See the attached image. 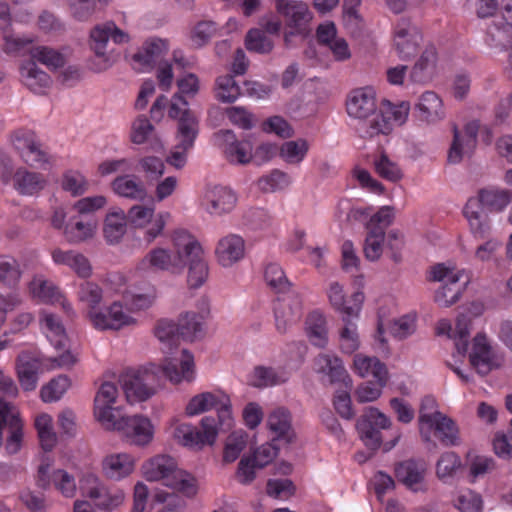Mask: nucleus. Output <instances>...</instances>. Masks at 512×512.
I'll list each match as a JSON object with an SVG mask.
<instances>
[{"label": "nucleus", "mask_w": 512, "mask_h": 512, "mask_svg": "<svg viewBox=\"0 0 512 512\" xmlns=\"http://www.w3.org/2000/svg\"><path fill=\"white\" fill-rule=\"evenodd\" d=\"M347 113L357 119V132L362 138H373L389 134L392 127L389 120L377 109L375 92L371 88L353 90L346 101Z\"/></svg>", "instance_id": "nucleus-1"}, {"label": "nucleus", "mask_w": 512, "mask_h": 512, "mask_svg": "<svg viewBox=\"0 0 512 512\" xmlns=\"http://www.w3.org/2000/svg\"><path fill=\"white\" fill-rule=\"evenodd\" d=\"M192 74H187L177 81L178 91L172 98L168 110L170 118L178 121V135L183 144L182 150H175L167 158V162L180 168L185 164V151L192 145V117L190 111V100L192 99Z\"/></svg>", "instance_id": "nucleus-2"}, {"label": "nucleus", "mask_w": 512, "mask_h": 512, "mask_svg": "<svg viewBox=\"0 0 512 512\" xmlns=\"http://www.w3.org/2000/svg\"><path fill=\"white\" fill-rule=\"evenodd\" d=\"M174 255L164 248H154L139 262L141 270L181 272L185 266L192 271V235L183 229L175 230L173 237Z\"/></svg>", "instance_id": "nucleus-3"}, {"label": "nucleus", "mask_w": 512, "mask_h": 512, "mask_svg": "<svg viewBox=\"0 0 512 512\" xmlns=\"http://www.w3.org/2000/svg\"><path fill=\"white\" fill-rule=\"evenodd\" d=\"M511 201L510 194L505 190H480L478 197L470 198L463 210L473 235L485 239L490 234V224L484 208L490 211H501Z\"/></svg>", "instance_id": "nucleus-4"}, {"label": "nucleus", "mask_w": 512, "mask_h": 512, "mask_svg": "<svg viewBox=\"0 0 512 512\" xmlns=\"http://www.w3.org/2000/svg\"><path fill=\"white\" fill-rule=\"evenodd\" d=\"M143 472L148 481H162L173 490L190 495L192 477L178 468L176 460L169 455H156L143 465Z\"/></svg>", "instance_id": "nucleus-5"}, {"label": "nucleus", "mask_w": 512, "mask_h": 512, "mask_svg": "<svg viewBox=\"0 0 512 512\" xmlns=\"http://www.w3.org/2000/svg\"><path fill=\"white\" fill-rule=\"evenodd\" d=\"M50 363H45V359L30 353H22L16 361V372L19 383L24 391H34L37 387L39 375L43 372L44 367L62 368L71 367L75 363L74 356L65 351L58 357L47 359Z\"/></svg>", "instance_id": "nucleus-6"}, {"label": "nucleus", "mask_w": 512, "mask_h": 512, "mask_svg": "<svg viewBox=\"0 0 512 512\" xmlns=\"http://www.w3.org/2000/svg\"><path fill=\"white\" fill-rule=\"evenodd\" d=\"M110 39L116 44H122L129 41V36L112 21L96 25L90 32V45L95 53L91 69L95 72L104 71L112 64L110 56L107 54V45Z\"/></svg>", "instance_id": "nucleus-7"}, {"label": "nucleus", "mask_w": 512, "mask_h": 512, "mask_svg": "<svg viewBox=\"0 0 512 512\" xmlns=\"http://www.w3.org/2000/svg\"><path fill=\"white\" fill-rule=\"evenodd\" d=\"M0 180L4 185L12 184L13 189L22 196H33L43 190L46 185L43 174L30 171L25 167L15 169L10 161L2 164Z\"/></svg>", "instance_id": "nucleus-8"}, {"label": "nucleus", "mask_w": 512, "mask_h": 512, "mask_svg": "<svg viewBox=\"0 0 512 512\" xmlns=\"http://www.w3.org/2000/svg\"><path fill=\"white\" fill-rule=\"evenodd\" d=\"M391 425L389 418L375 407H368L358 419L356 428L361 440L372 451L382 444L381 430Z\"/></svg>", "instance_id": "nucleus-9"}, {"label": "nucleus", "mask_w": 512, "mask_h": 512, "mask_svg": "<svg viewBox=\"0 0 512 512\" xmlns=\"http://www.w3.org/2000/svg\"><path fill=\"white\" fill-rule=\"evenodd\" d=\"M12 143L21 159L29 166H42L49 162V154L35 132L28 129L17 130Z\"/></svg>", "instance_id": "nucleus-10"}, {"label": "nucleus", "mask_w": 512, "mask_h": 512, "mask_svg": "<svg viewBox=\"0 0 512 512\" xmlns=\"http://www.w3.org/2000/svg\"><path fill=\"white\" fill-rule=\"evenodd\" d=\"M3 430L8 432L5 445L7 453H17L22 444L23 423L16 408L4 399H0V447L2 446Z\"/></svg>", "instance_id": "nucleus-11"}, {"label": "nucleus", "mask_w": 512, "mask_h": 512, "mask_svg": "<svg viewBox=\"0 0 512 512\" xmlns=\"http://www.w3.org/2000/svg\"><path fill=\"white\" fill-rule=\"evenodd\" d=\"M114 422V426H108L106 429L121 431L135 445H146L153 438V426L147 417L124 416L121 413Z\"/></svg>", "instance_id": "nucleus-12"}, {"label": "nucleus", "mask_w": 512, "mask_h": 512, "mask_svg": "<svg viewBox=\"0 0 512 512\" xmlns=\"http://www.w3.org/2000/svg\"><path fill=\"white\" fill-rule=\"evenodd\" d=\"M236 193L222 185H208L200 200V207L212 216L230 213L236 206Z\"/></svg>", "instance_id": "nucleus-13"}, {"label": "nucleus", "mask_w": 512, "mask_h": 512, "mask_svg": "<svg viewBox=\"0 0 512 512\" xmlns=\"http://www.w3.org/2000/svg\"><path fill=\"white\" fill-rule=\"evenodd\" d=\"M480 124L477 121H471L460 131L456 124L452 125L453 140L448 150V162L458 164L464 156H470L477 145V135Z\"/></svg>", "instance_id": "nucleus-14"}, {"label": "nucleus", "mask_w": 512, "mask_h": 512, "mask_svg": "<svg viewBox=\"0 0 512 512\" xmlns=\"http://www.w3.org/2000/svg\"><path fill=\"white\" fill-rule=\"evenodd\" d=\"M155 336L163 343H168L170 349L177 346L180 340H192V316L189 312L180 315L178 323L168 319H160L154 329Z\"/></svg>", "instance_id": "nucleus-15"}, {"label": "nucleus", "mask_w": 512, "mask_h": 512, "mask_svg": "<svg viewBox=\"0 0 512 512\" xmlns=\"http://www.w3.org/2000/svg\"><path fill=\"white\" fill-rule=\"evenodd\" d=\"M50 466L48 458L43 460L37 472V485L42 489H47L53 485L64 497L72 498L76 493L74 476L63 469L50 472Z\"/></svg>", "instance_id": "nucleus-16"}, {"label": "nucleus", "mask_w": 512, "mask_h": 512, "mask_svg": "<svg viewBox=\"0 0 512 512\" xmlns=\"http://www.w3.org/2000/svg\"><path fill=\"white\" fill-rule=\"evenodd\" d=\"M117 387L111 382H104L94 399V415L98 422L105 428L115 425V419L122 411L113 407L117 398Z\"/></svg>", "instance_id": "nucleus-17"}, {"label": "nucleus", "mask_w": 512, "mask_h": 512, "mask_svg": "<svg viewBox=\"0 0 512 512\" xmlns=\"http://www.w3.org/2000/svg\"><path fill=\"white\" fill-rule=\"evenodd\" d=\"M88 317L98 330H119L124 326L134 325L136 320L124 311L123 305L116 301L100 311H88Z\"/></svg>", "instance_id": "nucleus-18"}, {"label": "nucleus", "mask_w": 512, "mask_h": 512, "mask_svg": "<svg viewBox=\"0 0 512 512\" xmlns=\"http://www.w3.org/2000/svg\"><path fill=\"white\" fill-rule=\"evenodd\" d=\"M302 300L298 294L278 298L274 304L275 327L277 331L284 334L296 324L302 317Z\"/></svg>", "instance_id": "nucleus-19"}, {"label": "nucleus", "mask_w": 512, "mask_h": 512, "mask_svg": "<svg viewBox=\"0 0 512 512\" xmlns=\"http://www.w3.org/2000/svg\"><path fill=\"white\" fill-rule=\"evenodd\" d=\"M217 137L222 141L223 152L230 163L246 165L253 159V141L251 136L238 140L232 130H220Z\"/></svg>", "instance_id": "nucleus-20"}, {"label": "nucleus", "mask_w": 512, "mask_h": 512, "mask_svg": "<svg viewBox=\"0 0 512 512\" xmlns=\"http://www.w3.org/2000/svg\"><path fill=\"white\" fill-rule=\"evenodd\" d=\"M225 418H230V405L221 403L218 409V418L206 416L203 417L197 428L194 427V450H201L204 447H212L218 437L219 423L224 422Z\"/></svg>", "instance_id": "nucleus-21"}, {"label": "nucleus", "mask_w": 512, "mask_h": 512, "mask_svg": "<svg viewBox=\"0 0 512 512\" xmlns=\"http://www.w3.org/2000/svg\"><path fill=\"white\" fill-rule=\"evenodd\" d=\"M275 5L289 29H296V32H309L308 25L312 14L307 4L295 0H275Z\"/></svg>", "instance_id": "nucleus-22"}, {"label": "nucleus", "mask_w": 512, "mask_h": 512, "mask_svg": "<svg viewBox=\"0 0 512 512\" xmlns=\"http://www.w3.org/2000/svg\"><path fill=\"white\" fill-rule=\"evenodd\" d=\"M427 466L424 460L408 459L395 466V477L413 492L423 491Z\"/></svg>", "instance_id": "nucleus-23"}, {"label": "nucleus", "mask_w": 512, "mask_h": 512, "mask_svg": "<svg viewBox=\"0 0 512 512\" xmlns=\"http://www.w3.org/2000/svg\"><path fill=\"white\" fill-rule=\"evenodd\" d=\"M395 47L402 60H408L418 52L422 36L407 19H401L395 28Z\"/></svg>", "instance_id": "nucleus-24"}, {"label": "nucleus", "mask_w": 512, "mask_h": 512, "mask_svg": "<svg viewBox=\"0 0 512 512\" xmlns=\"http://www.w3.org/2000/svg\"><path fill=\"white\" fill-rule=\"evenodd\" d=\"M149 378V373L134 370H128L121 375L120 383L129 402L145 401L155 393L147 384Z\"/></svg>", "instance_id": "nucleus-25"}, {"label": "nucleus", "mask_w": 512, "mask_h": 512, "mask_svg": "<svg viewBox=\"0 0 512 512\" xmlns=\"http://www.w3.org/2000/svg\"><path fill=\"white\" fill-rule=\"evenodd\" d=\"M215 255L222 267H232L245 256L244 239L240 235L233 233L220 238L215 248Z\"/></svg>", "instance_id": "nucleus-26"}, {"label": "nucleus", "mask_w": 512, "mask_h": 512, "mask_svg": "<svg viewBox=\"0 0 512 512\" xmlns=\"http://www.w3.org/2000/svg\"><path fill=\"white\" fill-rule=\"evenodd\" d=\"M314 364L316 372L328 376L331 384L341 383L346 389L352 388V379L340 358L328 354H320L315 358Z\"/></svg>", "instance_id": "nucleus-27"}, {"label": "nucleus", "mask_w": 512, "mask_h": 512, "mask_svg": "<svg viewBox=\"0 0 512 512\" xmlns=\"http://www.w3.org/2000/svg\"><path fill=\"white\" fill-rule=\"evenodd\" d=\"M314 364L316 372L328 376L331 384L341 383L346 389L352 388V379L340 358L328 354H320L315 358Z\"/></svg>", "instance_id": "nucleus-28"}, {"label": "nucleus", "mask_w": 512, "mask_h": 512, "mask_svg": "<svg viewBox=\"0 0 512 512\" xmlns=\"http://www.w3.org/2000/svg\"><path fill=\"white\" fill-rule=\"evenodd\" d=\"M503 18L494 21L487 29L485 42L494 49L503 51L512 44V12L502 10Z\"/></svg>", "instance_id": "nucleus-29"}, {"label": "nucleus", "mask_w": 512, "mask_h": 512, "mask_svg": "<svg viewBox=\"0 0 512 512\" xmlns=\"http://www.w3.org/2000/svg\"><path fill=\"white\" fill-rule=\"evenodd\" d=\"M51 257L56 265L69 267L80 278H88L92 274L89 259L78 251L56 248L52 250Z\"/></svg>", "instance_id": "nucleus-30"}, {"label": "nucleus", "mask_w": 512, "mask_h": 512, "mask_svg": "<svg viewBox=\"0 0 512 512\" xmlns=\"http://www.w3.org/2000/svg\"><path fill=\"white\" fill-rule=\"evenodd\" d=\"M327 296L331 306L342 314V320L346 321L347 318H357L363 301L362 293H354L353 305H347L343 287L338 282H332L327 291Z\"/></svg>", "instance_id": "nucleus-31"}, {"label": "nucleus", "mask_w": 512, "mask_h": 512, "mask_svg": "<svg viewBox=\"0 0 512 512\" xmlns=\"http://www.w3.org/2000/svg\"><path fill=\"white\" fill-rule=\"evenodd\" d=\"M267 426L275 435L273 441H284L291 444L295 440V432L291 425V414L284 407L274 409L268 416Z\"/></svg>", "instance_id": "nucleus-32"}, {"label": "nucleus", "mask_w": 512, "mask_h": 512, "mask_svg": "<svg viewBox=\"0 0 512 512\" xmlns=\"http://www.w3.org/2000/svg\"><path fill=\"white\" fill-rule=\"evenodd\" d=\"M418 118L429 124L437 123L446 116L441 98L433 91L424 92L416 104Z\"/></svg>", "instance_id": "nucleus-33"}, {"label": "nucleus", "mask_w": 512, "mask_h": 512, "mask_svg": "<svg viewBox=\"0 0 512 512\" xmlns=\"http://www.w3.org/2000/svg\"><path fill=\"white\" fill-rule=\"evenodd\" d=\"M23 84L36 94H45L52 80L49 74L41 70L34 61L24 63L20 68Z\"/></svg>", "instance_id": "nucleus-34"}, {"label": "nucleus", "mask_w": 512, "mask_h": 512, "mask_svg": "<svg viewBox=\"0 0 512 512\" xmlns=\"http://www.w3.org/2000/svg\"><path fill=\"white\" fill-rule=\"evenodd\" d=\"M102 468L106 477L120 480L134 471L135 460L127 453L110 454L104 458Z\"/></svg>", "instance_id": "nucleus-35"}, {"label": "nucleus", "mask_w": 512, "mask_h": 512, "mask_svg": "<svg viewBox=\"0 0 512 512\" xmlns=\"http://www.w3.org/2000/svg\"><path fill=\"white\" fill-rule=\"evenodd\" d=\"M470 362L477 372L484 376L487 375L495 366L491 347L488 345L486 337L477 334L473 340V351L470 354Z\"/></svg>", "instance_id": "nucleus-36"}, {"label": "nucleus", "mask_w": 512, "mask_h": 512, "mask_svg": "<svg viewBox=\"0 0 512 512\" xmlns=\"http://www.w3.org/2000/svg\"><path fill=\"white\" fill-rule=\"evenodd\" d=\"M96 221L81 215L71 217L64 227V236L69 243L78 244L93 237Z\"/></svg>", "instance_id": "nucleus-37"}, {"label": "nucleus", "mask_w": 512, "mask_h": 512, "mask_svg": "<svg viewBox=\"0 0 512 512\" xmlns=\"http://www.w3.org/2000/svg\"><path fill=\"white\" fill-rule=\"evenodd\" d=\"M437 52L435 47L428 46L413 66L410 78L415 83L424 84L432 80L436 71Z\"/></svg>", "instance_id": "nucleus-38"}, {"label": "nucleus", "mask_w": 512, "mask_h": 512, "mask_svg": "<svg viewBox=\"0 0 512 512\" xmlns=\"http://www.w3.org/2000/svg\"><path fill=\"white\" fill-rule=\"evenodd\" d=\"M29 288L34 298L46 303H60L68 314L72 311L71 305L66 302L59 289L52 282L34 278Z\"/></svg>", "instance_id": "nucleus-39"}, {"label": "nucleus", "mask_w": 512, "mask_h": 512, "mask_svg": "<svg viewBox=\"0 0 512 512\" xmlns=\"http://www.w3.org/2000/svg\"><path fill=\"white\" fill-rule=\"evenodd\" d=\"M166 41L151 39L144 43L143 49L133 56V61L139 64L140 70L146 71L152 68L157 61L167 52Z\"/></svg>", "instance_id": "nucleus-40"}, {"label": "nucleus", "mask_w": 512, "mask_h": 512, "mask_svg": "<svg viewBox=\"0 0 512 512\" xmlns=\"http://www.w3.org/2000/svg\"><path fill=\"white\" fill-rule=\"evenodd\" d=\"M111 186L113 191L121 197L142 201L147 196L143 183L129 175L116 177Z\"/></svg>", "instance_id": "nucleus-41"}, {"label": "nucleus", "mask_w": 512, "mask_h": 512, "mask_svg": "<svg viewBox=\"0 0 512 512\" xmlns=\"http://www.w3.org/2000/svg\"><path fill=\"white\" fill-rule=\"evenodd\" d=\"M434 430L436 437L440 439L445 446H454L458 444V429L455 422L444 414L438 415L435 422L429 423L425 427V432L430 436Z\"/></svg>", "instance_id": "nucleus-42"}, {"label": "nucleus", "mask_w": 512, "mask_h": 512, "mask_svg": "<svg viewBox=\"0 0 512 512\" xmlns=\"http://www.w3.org/2000/svg\"><path fill=\"white\" fill-rule=\"evenodd\" d=\"M183 359L178 361L177 359H166L163 366L162 372L171 382L179 383L183 378L190 380L191 368H192V356L189 355L187 349H182Z\"/></svg>", "instance_id": "nucleus-43"}, {"label": "nucleus", "mask_w": 512, "mask_h": 512, "mask_svg": "<svg viewBox=\"0 0 512 512\" xmlns=\"http://www.w3.org/2000/svg\"><path fill=\"white\" fill-rule=\"evenodd\" d=\"M127 220L123 211L107 214L103 227V234L108 244L114 245L120 242L126 233Z\"/></svg>", "instance_id": "nucleus-44"}, {"label": "nucleus", "mask_w": 512, "mask_h": 512, "mask_svg": "<svg viewBox=\"0 0 512 512\" xmlns=\"http://www.w3.org/2000/svg\"><path fill=\"white\" fill-rule=\"evenodd\" d=\"M307 333L310 342L319 348H323L328 341L326 318L318 310L311 312L306 319Z\"/></svg>", "instance_id": "nucleus-45"}, {"label": "nucleus", "mask_w": 512, "mask_h": 512, "mask_svg": "<svg viewBox=\"0 0 512 512\" xmlns=\"http://www.w3.org/2000/svg\"><path fill=\"white\" fill-rule=\"evenodd\" d=\"M42 322L44 324L46 336L50 343L57 350L66 349L68 338L65 332V328L59 317L51 313H45L43 315Z\"/></svg>", "instance_id": "nucleus-46"}, {"label": "nucleus", "mask_w": 512, "mask_h": 512, "mask_svg": "<svg viewBox=\"0 0 512 512\" xmlns=\"http://www.w3.org/2000/svg\"><path fill=\"white\" fill-rule=\"evenodd\" d=\"M22 270L17 259L8 255H0V284L14 289L20 282Z\"/></svg>", "instance_id": "nucleus-47"}, {"label": "nucleus", "mask_w": 512, "mask_h": 512, "mask_svg": "<svg viewBox=\"0 0 512 512\" xmlns=\"http://www.w3.org/2000/svg\"><path fill=\"white\" fill-rule=\"evenodd\" d=\"M354 369L361 377L371 374L374 378L383 381L384 376H388V371L384 363L376 357H368L362 354L355 355Z\"/></svg>", "instance_id": "nucleus-48"}, {"label": "nucleus", "mask_w": 512, "mask_h": 512, "mask_svg": "<svg viewBox=\"0 0 512 512\" xmlns=\"http://www.w3.org/2000/svg\"><path fill=\"white\" fill-rule=\"evenodd\" d=\"M208 277V249L194 239V289L204 285Z\"/></svg>", "instance_id": "nucleus-49"}, {"label": "nucleus", "mask_w": 512, "mask_h": 512, "mask_svg": "<svg viewBox=\"0 0 512 512\" xmlns=\"http://www.w3.org/2000/svg\"><path fill=\"white\" fill-rule=\"evenodd\" d=\"M190 416H192V399L186 405L185 414L174 418L171 424L174 439L186 447H192V425L186 421Z\"/></svg>", "instance_id": "nucleus-50"}, {"label": "nucleus", "mask_w": 512, "mask_h": 512, "mask_svg": "<svg viewBox=\"0 0 512 512\" xmlns=\"http://www.w3.org/2000/svg\"><path fill=\"white\" fill-rule=\"evenodd\" d=\"M194 311V340L203 339L207 335V322L211 319V305L208 296H201Z\"/></svg>", "instance_id": "nucleus-51"}, {"label": "nucleus", "mask_w": 512, "mask_h": 512, "mask_svg": "<svg viewBox=\"0 0 512 512\" xmlns=\"http://www.w3.org/2000/svg\"><path fill=\"white\" fill-rule=\"evenodd\" d=\"M30 54L32 59L52 70L63 67L66 63L65 56L51 47L36 46L31 49Z\"/></svg>", "instance_id": "nucleus-52"}, {"label": "nucleus", "mask_w": 512, "mask_h": 512, "mask_svg": "<svg viewBox=\"0 0 512 512\" xmlns=\"http://www.w3.org/2000/svg\"><path fill=\"white\" fill-rule=\"evenodd\" d=\"M461 466V459L455 452H445L436 463V475L446 483L455 476Z\"/></svg>", "instance_id": "nucleus-53"}, {"label": "nucleus", "mask_w": 512, "mask_h": 512, "mask_svg": "<svg viewBox=\"0 0 512 512\" xmlns=\"http://www.w3.org/2000/svg\"><path fill=\"white\" fill-rule=\"evenodd\" d=\"M71 385L70 379L66 375H59L50 380L40 390V397L46 403L59 400Z\"/></svg>", "instance_id": "nucleus-54"}, {"label": "nucleus", "mask_w": 512, "mask_h": 512, "mask_svg": "<svg viewBox=\"0 0 512 512\" xmlns=\"http://www.w3.org/2000/svg\"><path fill=\"white\" fill-rule=\"evenodd\" d=\"M248 435L244 431L231 433L225 442L223 451V462H234L241 452L246 448Z\"/></svg>", "instance_id": "nucleus-55"}, {"label": "nucleus", "mask_w": 512, "mask_h": 512, "mask_svg": "<svg viewBox=\"0 0 512 512\" xmlns=\"http://www.w3.org/2000/svg\"><path fill=\"white\" fill-rule=\"evenodd\" d=\"M245 47L250 52L268 54L272 51L274 43L264 31L250 29L245 37Z\"/></svg>", "instance_id": "nucleus-56"}, {"label": "nucleus", "mask_w": 512, "mask_h": 512, "mask_svg": "<svg viewBox=\"0 0 512 512\" xmlns=\"http://www.w3.org/2000/svg\"><path fill=\"white\" fill-rule=\"evenodd\" d=\"M244 94L232 75L220 76L217 79V98L224 103H232Z\"/></svg>", "instance_id": "nucleus-57"}, {"label": "nucleus", "mask_w": 512, "mask_h": 512, "mask_svg": "<svg viewBox=\"0 0 512 512\" xmlns=\"http://www.w3.org/2000/svg\"><path fill=\"white\" fill-rule=\"evenodd\" d=\"M442 413L437 410V402L432 396H425L420 405L419 410V424L420 434L425 441H429V435L425 432V427L432 422H435V418Z\"/></svg>", "instance_id": "nucleus-58"}, {"label": "nucleus", "mask_w": 512, "mask_h": 512, "mask_svg": "<svg viewBox=\"0 0 512 512\" xmlns=\"http://www.w3.org/2000/svg\"><path fill=\"white\" fill-rule=\"evenodd\" d=\"M291 183L288 174L274 169L268 175L262 176L258 179V187L262 192L270 193L278 190H283Z\"/></svg>", "instance_id": "nucleus-59"}, {"label": "nucleus", "mask_w": 512, "mask_h": 512, "mask_svg": "<svg viewBox=\"0 0 512 512\" xmlns=\"http://www.w3.org/2000/svg\"><path fill=\"white\" fill-rule=\"evenodd\" d=\"M83 494L92 499L96 506L106 510L118 506L123 500V496L121 494L109 496L107 491L98 484L88 490L83 489Z\"/></svg>", "instance_id": "nucleus-60"}, {"label": "nucleus", "mask_w": 512, "mask_h": 512, "mask_svg": "<svg viewBox=\"0 0 512 512\" xmlns=\"http://www.w3.org/2000/svg\"><path fill=\"white\" fill-rule=\"evenodd\" d=\"M264 278L267 285L277 293L285 292L289 289L290 282L283 269L276 263H270L264 271Z\"/></svg>", "instance_id": "nucleus-61"}, {"label": "nucleus", "mask_w": 512, "mask_h": 512, "mask_svg": "<svg viewBox=\"0 0 512 512\" xmlns=\"http://www.w3.org/2000/svg\"><path fill=\"white\" fill-rule=\"evenodd\" d=\"M376 380V382H364L357 387L355 396L359 403L373 402L381 396L382 389L387 383L388 376H384L383 384L381 379Z\"/></svg>", "instance_id": "nucleus-62"}, {"label": "nucleus", "mask_w": 512, "mask_h": 512, "mask_svg": "<svg viewBox=\"0 0 512 512\" xmlns=\"http://www.w3.org/2000/svg\"><path fill=\"white\" fill-rule=\"evenodd\" d=\"M308 151L306 140L287 141L280 148V156L290 164L300 163Z\"/></svg>", "instance_id": "nucleus-63"}, {"label": "nucleus", "mask_w": 512, "mask_h": 512, "mask_svg": "<svg viewBox=\"0 0 512 512\" xmlns=\"http://www.w3.org/2000/svg\"><path fill=\"white\" fill-rule=\"evenodd\" d=\"M454 506L461 512H480L482 498L470 489L460 491L454 500Z\"/></svg>", "instance_id": "nucleus-64"}]
</instances>
